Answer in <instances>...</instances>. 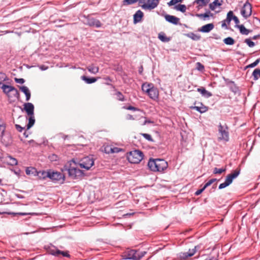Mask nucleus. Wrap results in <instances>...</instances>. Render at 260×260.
<instances>
[{"instance_id": "nucleus-1", "label": "nucleus", "mask_w": 260, "mask_h": 260, "mask_svg": "<svg viewBox=\"0 0 260 260\" xmlns=\"http://www.w3.org/2000/svg\"><path fill=\"white\" fill-rule=\"evenodd\" d=\"M150 170L153 172H162L168 168V162L162 159H150L148 162Z\"/></svg>"}, {"instance_id": "nucleus-2", "label": "nucleus", "mask_w": 260, "mask_h": 260, "mask_svg": "<svg viewBox=\"0 0 260 260\" xmlns=\"http://www.w3.org/2000/svg\"><path fill=\"white\" fill-rule=\"evenodd\" d=\"M142 89L143 92L148 95L150 99L153 100H156L158 99L159 91L153 84L147 82L144 83L142 85Z\"/></svg>"}, {"instance_id": "nucleus-3", "label": "nucleus", "mask_w": 260, "mask_h": 260, "mask_svg": "<svg viewBox=\"0 0 260 260\" xmlns=\"http://www.w3.org/2000/svg\"><path fill=\"white\" fill-rule=\"evenodd\" d=\"M146 253V251H140L136 250H129L125 252L123 255L124 259L140 260Z\"/></svg>"}, {"instance_id": "nucleus-4", "label": "nucleus", "mask_w": 260, "mask_h": 260, "mask_svg": "<svg viewBox=\"0 0 260 260\" xmlns=\"http://www.w3.org/2000/svg\"><path fill=\"white\" fill-rule=\"evenodd\" d=\"M1 88L10 100L14 98H18L19 93L18 90L15 87L12 86L3 84L1 86Z\"/></svg>"}, {"instance_id": "nucleus-5", "label": "nucleus", "mask_w": 260, "mask_h": 260, "mask_svg": "<svg viewBox=\"0 0 260 260\" xmlns=\"http://www.w3.org/2000/svg\"><path fill=\"white\" fill-rule=\"evenodd\" d=\"M143 158V154L139 150L131 151L127 155V159L132 164H138L142 160Z\"/></svg>"}, {"instance_id": "nucleus-6", "label": "nucleus", "mask_w": 260, "mask_h": 260, "mask_svg": "<svg viewBox=\"0 0 260 260\" xmlns=\"http://www.w3.org/2000/svg\"><path fill=\"white\" fill-rule=\"evenodd\" d=\"M240 173V169H237L235 170L234 172L229 174L226 176L225 181L219 185V189H223L230 185L232 183L233 179H235L239 176Z\"/></svg>"}, {"instance_id": "nucleus-7", "label": "nucleus", "mask_w": 260, "mask_h": 260, "mask_svg": "<svg viewBox=\"0 0 260 260\" xmlns=\"http://www.w3.org/2000/svg\"><path fill=\"white\" fill-rule=\"evenodd\" d=\"M42 175L43 178L48 177L53 181L64 180V176L60 172L51 171L48 172L43 171L42 172Z\"/></svg>"}, {"instance_id": "nucleus-8", "label": "nucleus", "mask_w": 260, "mask_h": 260, "mask_svg": "<svg viewBox=\"0 0 260 260\" xmlns=\"http://www.w3.org/2000/svg\"><path fill=\"white\" fill-rule=\"evenodd\" d=\"M218 140L219 141H224L228 142L229 140V133L228 131V127L226 125H222L220 123L218 125Z\"/></svg>"}, {"instance_id": "nucleus-9", "label": "nucleus", "mask_w": 260, "mask_h": 260, "mask_svg": "<svg viewBox=\"0 0 260 260\" xmlns=\"http://www.w3.org/2000/svg\"><path fill=\"white\" fill-rule=\"evenodd\" d=\"M83 22L90 26L100 27L102 26L101 22L95 17H83Z\"/></svg>"}, {"instance_id": "nucleus-10", "label": "nucleus", "mask_w": 260, "mask_h": 260, "mask_svg": "<svg viewBox=\"0 0 260 260\" xmlns=\"http://www.w3.org/2000/svg\"><path fill=\"white\" fill-rule=\"evenodd\" d=\"M65 170H67L69 176L73 179H77L83 175V172L77 168L71 167Z\"/></svg>"}, {"instance_id": "nucleus-11", "label": "nucleus", "mask_w": 260, "mask_h": 260, "mask_svg": "<svg viewBox=\"0 0 260 260\" xmlns=\"http://www.w3.org/2000/svg\"><path fill=\"white\" fill-rule=\"evenodd\" d=\"M223 3V0H215L209 4V8L211 11L214 12L215 13H219L222 10V6Z\"/></svg>"}, {"instance_id": "nucleus-12", "label": "nucleus", "mask_w": 260, "mask_h": 260, "mask_svg": "<svg viewBox=\"0 0 260 260\" xmlns=\"http://www.w3.org/2000/svg\"><path fill=\"white\" fill-rule=\"evenodd\" d=\"M94 165V161L92 158L90 157H85L81 160L79 166L81 168H84L86 170H89Z\"/></svg>"}, {"instance_id": "nucleus-13", "label": "nucleus", "mask_w": 260, "mask_h": 260, "mask_svg": "<svg viewBox=\"0 0 260 260\" xmlns=\"http://www.w3.org/2000/svg\"><path fill=\"white\" fill-rule=\"evenodd\" d=\"M159 1V0H147L146 2L142 5V7L145 10H152L157 7Z\"/></svg>"}, {"instance_id": "nucleus-14", "label": "nucleus", "mask_w": 260, "mask_h": 260, "mask_svg": "<svg viewBox=\"0 0 260 260\" xmlns=\"http://www.w3.org/2000/svg\"><path fill=\"white\" fill-rule=\"evenodd\" d=\"M241 13L243 16H250L252 14V6L248 2H246L242 7Z\"/></svg>"}, {"instance_id": "nucleus-15", "label": "nucleus", "mask_w": 260, "mask_h": 260, "mask_svg": "<svg viewBox=\"0 0 260 260\" xmlns=\"http://www.w3.org/2000/svg\"><path fill=\"white\" fill-rule=\"evenodd\" d=\"M200 248V245L196 246L194 248L189 249L188 252H182L180 254V257L182 259H186L188 257L192 256L197 252L198 249Z\"/></svg>"}, {"instance_id": "nucleus-16", "label": "nucleus", "mask_w": 260, "mask_h": 260, "mask_svg": "<svg viewBox=\"0 0 260 260\" xmlns=\"http://www.w3.org/2000/svg\"><path fill=\"white\" fill-rule=\"evenodd\" d=\"M24 109L29 116H32L34 114V106L31 103H25L23 105Z\"/></svg>"}, {"instance_id": "nucleus-17", "label": "nucleus", "mask_w": 260, "mask_h": 260, "mask_svg": "<svg viewBox=\"0 0 260 260\" xmlns=\"http://www.w3.org/2000/svg\"><path fill=\"white\" fill-rule=\"evenodd\" d=\"M214 27L213 23H208L199 28L198 30L202 32L207 33L211 31Z\"/></svg>"}, {"instance_id": "nucleus-18", "label": "nucleus", "mask_w": 260, "mask_h": 260, "mask_svg": "<svg viewBox=\"0 0 260 260\" xmlns=\"http://www.w3.org/2000/svg\"><path fill=\"white\" fill-rule=\"evenodd\" d=\"M232 20H233L237 25L239 23L238 17H226L225 20L222 21L221 27L225 29H228L225 22H228V23L230 24Z\"/></svg>"}, {"instance_id": "nucleus-19", "label": "nucleus", "mask_w": 260, "mask_h": 260, "mask_svg": "<svg viewBox=\"0 0 260 260\" xmlns=\"http://www.w3.org/2000/svg\"><path fill=\"white\" fill-rule=\"evenodd\" d=\"M198 106L191 107V108L194 109L201 113L206 112L208 110V107L204 106L202 103H199Z\"/></svg>"}, {"instance_id": "nucleus-20", "label": "nucleus", "mask_w": 260, "mask_h": 260, "mask_svg": "<svg viewBox=\"0 0 260 260\" xmlns=\"http://www.w3.org/2000/svg\"><path fill=\"white\" fill-rule=\"evenodd\" d=\"M20 90L23 92L26 96V101H28L30 99V92L28 88L25 86H22L19 87Z\"/></svg>"}, {"instance_id": "nucleus-21", "label": "nucleus", "mask_w": 260, "mask_h": 260, "mask_svg": "<svg viewBox=\"0 0 260 260\" xmlns=\"http://www.w3.org/2000/svg\"><path fill=\"white\" fill-rule=\"evenodd\" d=\"M197 91L199 92L202 96L208 98L209 97H211L212 94V93L206 90V89L204 87L199 88L197 89Z\"/></svg>"}, {"instance_id": "nucleus-22", "label": "nucleus", "mask_w": 260, "mask_h": 260, "mask_svg": "<svg viewBox=\"0 0 260 260\" xmlns=\"http://www.w3.org/2000/svg\"><path fill=\"white\" fill-rule=\"evenodd\" d=\"M87 69L90 73L93 74H96L97 73L99 72V68L93 64L89 66L88 67H87Z\"/></svg>"}, {"instance_id": "nucleus-23", "label": "nucleus", "mask_w": 260, "mask_h": 260, "mask_svg": "<svg viewBox=\"0 0 260 260\" xmlns=\"http://www.w3.org/2000/svg\"><path fill=\"white\" fill-rule=\"evenodd\" d=\"M6 159L7 163L10 165H16L18 163L17 159L11 156H8Z\"/></svg>"}, {"instance_id": "nucleus-24", "label": "nucleus", "mask_w": 260, "mask_h": 260, "mask_svg": "<svg viewBox=\"0 0 260 260\" xmlns=\"http://www.w3.org/2000/svg\"><path fill=\"white\" fill-rule=\"evenodd\" d=\"M158 38L163 42H168L170 41V38L167 37L163 32L158 34Z\"/></svg>"}, {"instance_id": "nucleus-25", "label": "nucleus", "mask_w": 260, "mask_h": 260, "mask_svg": "<svg viewBox=\"0 0 260 260\" xmlns=\"http://www.w3.org/2000/svg\"><path fill=\"white\" fill-rule=\"evenodd\" d=\"M6 130V124L4 121L0 119V137L2 138L4 136Z\"/></svg>"}, {"instance_id": "nucleus-26", "label": "nucleus", "mask_w": 260, "mask_h": 260, "mask_svg": "<svg viewBox=\"0 0 260 260\" xmlns=\"http://www.w3.org/2000/svg\"><path fill=\"white\" fill-rule=\"evenodd\" d=\"M81 78L87 84L93 83L96 81L97 79L95 78H88L86 76H82Z\"/></svg>"}, {"instance_id": "nucleus-27", "label": "nucleus", "mask_w": 260, "mask_h": 260, "mask_svg": "<svg viewBox=\"0 0 260 260\" xmlns=\"http://www.w3.org/2000/svg\"><path fill=\"white\" fill-rule=\"evenodd\" d=\"M174 9L182 12H185L186 10V7L185 5L178 4L174 6Z\"/></svg>"}, {"instance_id": "nucleus-28", "label": "nucleus", "mask_w": 260, "mask_h": 260, "mask_svg": "<svg viewBox=\"0 0 260 260\" xmlns=\"http://www.w3.org/2000/svg\"><path fill=\"white\" fill-rule=\"evenodd\" d=\"M240 32L242 35H247L250 32V30L246 29L243 25H238Z\"/></svg>"}, {"instance_id": "nucleus-29", "label": "nucleus", "mask_w": 260, "mask_h": 260, "mask_svg": "<svg viewBox=\"0 0 260 260\" xmlns=\"http://www.w3.org/2000/svg\"><path fill=\"white\" fill-rule=\"evenodd\" d=\"M165 18L166 21L174 24H177L179 21L178 17H165Z\"/></svg>"}, {"instance_id": "nucleus-30", "label": "nucleus", "mask_w": 260, "mask_h": 260, "mask_svg": "<svg viewBox=\"0 0 260 260\" xmlns=\"http://www.w3.org/2000/svg\"><path fill=\"white\" fill-rule=\"evenodd\" d=\"M195 2L199 7H203L206 6L210 2V0H197Z\"/></svg>"}, {"instance_id": "nucleus-31", "label": "nucleus", "mask_w": 260, "mask_h": 260, "mask_svg": "<svg viewBox=\"0 0 260 260\" xmlns=\"http://www.w3.org/2000/svg\"><path fill=\"white\" fill-rule=\"evenodd\" d=\"M252 76L253 77L254 80H257L260 78V69H255L252 73Z\"/></svg>"}, {"instance_id": "nucleus-32", "label": "nucleus", "mask_w": 260, "mask_h": 260, "mask_svg": "<svg viewBox=\"0 0 260 260\" xmlns=\"http://www.w3.org/2000/svg\"><path fill=\"white\" fill-rule=\"evenodd\" d=\"M35 122V119L34 115L30 116L28 119V123L27 124V129H29L32 125L34 124Z\"/></svg>"}, {"instance_id": "nucleus-33", "label": "nucleus", "mask_w": 260, "mask_h": 260, "mask_svg": "<svg viewBox=\"0 0 260 260\" xmlns=\"http://www.w3.org/2000/svg\"><path fill=\"white\" fill-rule=\"evenodd\" d=\"M223 42L226 45H232L235 43V41L232 38L228 37L223 40Z\"/></svg>"}, {"instance_id": "nucleus-34", "label": "nucleus", "mask_w": 260, "mask_h": 260, "mask_svg": "<svg viewBox=\"0 0 260 260\" xmlns=\"http://www.w3.org/2000/svg\"><path fill=\"white\" fill-rule=\"evenodd\" d=\"M226 171V168L218 169L215 168L213 170V173L215 174H221Z\"/></svg>"}, {"instance_id": "nucleus-35", "label": "nucleus", "mask_w": 260, "mask_h": 260, "mask_svg": "<svg viewBox=\"0 0 260 260\" xmlns=\"http://www.w3.org/2000/svg\"><path fill=\"white\" fill-rule=\"evenodd\" d=\"M259 61H260V58H258L253 63L247 66L246 68H254V67H256L259 63Z\"/></svg>"}, {"instance_id": "nucleus-36", "label": "nucleus", "mask_w": 260, "mask_h": 260, "mask_svg": "<svg viewBox=\"0 0 260 260\" xmlns=\"http://www.w3.org/2000/svg\"><path fill=\"white\" fill-rule=\"evenodd\" d=\"M57 252L58 253V256L60 254H61L64 257H69L70 256V254L68 253V251H63L59 250L57 251Z\"/></svg>"}, {"instance_id": "nucleus-37", "label": "nucleus", "mask_w": 260, "mask_h": 260, "mask_svg": "<svg viewBox=\"0 0 260 260\" xmlns=\"http://www.w3.org/2000/svg\"><path fill=\"white\" fill-rule=\"evenodd\" d=\"M8 80V78L6 74L0 72V80L1 81H5Z\"/></svg>"}, {"instance_id": "nucleus-38", "label": "nucleus", "mask_w": 260, "mask_h": 260, "mask_svg": "<svg viewBox=\"0 0 260 260\" xmlns=\"http://www.w3.org/2000/svg\"><path fill=\"white\" fill-rule=\"evenodd\" d=\"M183 0H171L170 2L168 3L169 6H174L177 4L178 3L182 2Z\"/></svg>"}, {"instance_id": "nucleus-39", "label": "nucleus", "mask_w": 260, "mask_h": 260, "mask_svg": "<svg viewBox=\"0 0 260 260\" xmlns=\"http://www.w3.org/2000/svg\"><path fill=\"white\" fill-rule=\"evenodd\" d=\"M245 42L250 47H253L254 46V43L252 42L250 39H246L245 40Z\"/></svg>"}, {"instance_id": "nucleus-40", "label": "nucleus", "mask_w": 260, "mask_h": 260, "mask_svg": "<svg viewBox=\"0 0 260 260\" xmlns=\"http://www.w3.org/2000/svg\"><path fill=\"white\" fill-rule=\"evenodd\" d=\"M59 250L58 249H56L55 248H51L49 250V252L51 254L53 255L54 256H58V253L57 252V251Z\"/></svg>"}, {"instance_id": "nucleus-41", "label": "nucleus", "mask_w": 260, "mask_h": 260, "mask_svg": "<svg viewBox=\"0 0 260 260\" xmlns=\"http://www.w3.org/2000/svg\"><path fill=\"white\" fill-rule=\"evenodd\" d=\"M216 180V179H210L209 181H208L203 186L204 188H206L207 187L211 185L213 182H214Z\"/></svg>"}, {"instance_id": "nucleus-42", "label": "nucleus", "mask_w": 260, "mask_h": 260, "mask_svg": "<svg viewBox=\"0 0 260 260\" xmlns=\"http://www.w3.org/2000/svg\"><path fill=\"white\" fill-rule=\"evenodd\" d=\"M189 37L193 40H199L200 39V37L197 35L191 33L189 35Z\"/></svg>"}, {"instance_id": "nucleus-43", "label": "nucleus", "mask_w": 260, "mask_h": 260, "mask_svg": "<svg viewBox=\"0 0 260 260\" xmlns=\"http://www.w3.org/2000/svg\"><path fill=\"white\" fill-rule=\"evenodd\" d=\"M197 69L200 71H202L204 70V66L200 62H198L196 63Z\"/></svg>"}, {"instance_id": "nucleus-44", "label": "nucleus", "mask_w": 260, "mask_h": 260, "mask_svg": "<svg viewBox=\"0 0 260 260\" xmlns=\"http://www.w3.org/2000/svg\"><path fill=\"white\" fill-rule=\"evenodd\" d=\"M34 171H35V168H27L25 172L27 175H29L34 173Z\"/></svg>"}, {"instance_id": "nucleus-45", "label": "nucleus", "mask_w": 260, "mask_h": 260, "mask_svg": "<svg viewBox=\"0 0 260 260\" xmlns=\"http://www.w3.org/2000/svg\"><path fill=\"white\" fill-rule=\"evenodd\" d=\"M120 151H121V149L120 148H117V147H114L113 148H110V151H108L107 152L108 153H109V152H111V153H117V152H119Z\"/></svg>"}, {"instance_id": "nucleus-46", "label": "nucleus", "mask_w": 260, "mask_h": 260, "mask_svg": "<svg viewBox=\"0 0 260 260\" xmlns=\"http://www.w3.org/2000/svg\"><path fill=\"white\" fill-rule=\"evenodd\" d=\"M142 135L144 137V138H145L146 140L150 141H152V139L150 135L148 134H143Z\"/></svg>"}, {"instance_id": "nucleus-47", "label": "nucleus", "mask_w": 260, "mask_h": 260, "mask_svg": "<svg viewBox=\"0 0 260 260\" xmlns=\"http://www.w3.org/2000/svg\"><path fill=\"white\" fill-rule=\"evenodd\" d=\"M116 94L118 100L121 101H124V96L121 92H118Z\"/></svg>"}, {"instance_id": "nucleus-48", "label": "nucleus", "mask_w": 260, "mask_h": 260, "mask_svg": "<svg viewBox=\"0 0 260 260\" xmlns=\"http://www.w3.org/2000/svg\"><path fill=\"white\" fill-rule=\"evenodd\" d=\"M210 15L211 16H212L213 14H211L210 12H207L205 13L204 14H197V16H204V17H206V16H210Z\"/></svg>"}, {"instance_id": "nucleus-49", "label": "nucleus", "mask_w": 260, "mask_h": 260, "mask_svg": "<svg viewBox=\"0 0 260 260\" xmlns=\"http://www.w3.org/2000/svg\"><path fill=\"white\" fill-rule=\"evenodd\" d=\"M15 81L19 84H23L24 83L25 80L23 78H15Z\"/></svg>"}, {"instance_id": "nucleus-50", "label": "nucleus", "mask_w": 260, "mask_h": 260, "mask_svg": "<svg viewBox=\"0 0 260 260\" xmlns=\"http://www.w3.org/2000/svg\"><path fill=\"white\" fill-rule=\"evenodd\" d=\"M143 17H134V23L136 24L142 21Z\"/></svg>"}, {"instance_id": "nucleus-51", "label": "nucleus", "mask_w": 260, "mask_h": 260, "mask_svg": "<svg viewBox=\"0 0 260 260\" xmlns=\"http://www.w3.org/2000/svg\"><path fill=\"white\" fill-rule=\"evenodd\" d=\"M15 127L16 129L19 132H22L24 128V127H21L19 124H15Z\"/></svg>"}, {"instance_id": "nucleus-52", "label": "nucleus", "mask_w": 260, "mask_h": 260, "mask_svg": "<svg viewBox=\"0 0 260 260\" xmlns=\"http://www.w3.org/2000/svg\"><path fill=\"white\" fill-rule=\"evenodd\" d=\"M133 16H143V13L140 11L138 10L137 12L133 15Z\"/></svg>"}, {"instance_id": "nucleus-53", "label": "nucleus", "mask_w": 260, "mask_h": 260, "mask_svg": "<svg viewBox=\"0 0 260 260\" xmlns=\"http://www.w3.org/2000/svg\"><path fill=\"white\" fill-rule=\"evenodd\" d=\"M205 189V188H204V187H203L202 188L200 189H199L196 192H195V194L196 196H198L199 194H200Z\"/></svg>"}, {"instance_id": "nucleus-54", "label": "nucleus", "mask_w": 260, "mask_h": 260, "mask_svg": "<svg viewBox=\"0 0 260 260\" xmlns=\"http://www.w3.org/2000/svg\"><path fill=\"white\" fill-rule=\"evenodd\" d=\"M126 109L129 110H133V111H137L138 110L137 108H135V107L131 106L127 107Z\"/></svg>"}, {"instance_id": "nucleus-55", "label": "nucleus", "mask_w": 260, "mask_h": 260, "mask_svg": "<svg viewBox=\"0 0 260 260\" xmlns=\"http://www.w3.org/2000/svg\"><path fill=\"white\" fill-rule=\"evenodd\" d=\"M50 157L51 160H52V161L56 160L57 159V156L55 154H53Z\"/></svg>"}, {"instance_id": "nucleus-56", "label": "nucleus", "mask_w": 260, "mask_h": 260, "mask_svg": "<svg viewBox=\"0 0 260 260\" xmlns=\"http://www.w3.org/2000/svg\"><path fill=\"white\" fill-rule=\"evenodd\" d=\"M39 68L42 71H45L48 69V67H46L45 66L42 65L39 67Z\"/></svg>"}, {"instance_id": "nucleus-57", "label": "nucleus", "mask_w": 260, "mask_h": 260, "mask_svg": "<svg viewBox=\"0 0 260 260\" xmlns=\"http://www.w3.org/2000/svg\"><path fill=\"white\" fill-rule=\"evenodd\" d=\"M226 16H234L233 12L232 11H230L227 13Z\"/></svg>"}, {"instance_id": "nucleus-58", "label": "nucleus", "mask_w": 260, "mask_h": 260, "mask_svg": "<svg viewBox=\"0 0 260 260\" xmlns=\"http://www.w3.org/2000/svg\"><path fill=\"white\" fill-rule=\"evenodd\" d=\"M126 119L128 120H133L134 118H133V116L131 115H127L126 116Z\"/></svg>"}, {"instance_id": "nucleus-59", "label": "nucleus", "mask_w": 260, "mask_h": 260, "mask_svg": "<svg viewBox=\"0 0 260 260\" xmlns=\"http://www.w3.org/2000/svg\"><path fill=\"white\" fill-rule=\"evenodd\" d=\"M205 260H217V259H216V258H215L213 256H211V257L209 256Z\"/></svg>"}, {"instance_id": "nucleus-60", "label": "nucleus", "mask_w": 260, "mask_h": 260, "mask_svg": "<svg viewBox=\"0 0 260 260\" xmlns=\"http://www.w3.org/2000/svg\"><path fill=\"white\" fill-rule=\"evenodd\" d=\"M258 36H254L253 37V39H256L257 38H258Z\"/></svg>"}, {"instance_id": "nucleus-61", "label": "nucleus", "mask_w": 260, "mask_h": 260, "mask_svg": "<svg viewBox=\"0 0 260 260\" xmlns=\"http://www.w3.org/2000/svg\"><path fill=\"white\" fill-rule=\"evenodd\" d=\"M2 85H3V84L2 83V81L0 80V86L1 87Z\"/></svg>"}, {"instance_id": "nucleus-62", "label": "nucleus", "mask_w": 260, "mask_h": 260, "mask_svg": "<svg viewBox=\"0 0 260 260\" xmlns=\"http://www.w3.org/2000/svg\"><path fill=\"white\" fill-rule=\"evenodd\" d=\"M24 135L25 136V137H27V135H26V134L25 132L24 133Z\"/></svg>"}, {"instance_id": "nucleus-63", "label": "nucleus", "mask_w": 260, "mask_h": 260, "mask_svg": "<svg viewBox=\"0 0 260 260\" xmlns=\"http://www.w3.org/2000/svg\"><path fill=\"white\" fill-rule=\"evenodd\" d=\"M225 24L226 25V26H228V25H229V24H228V22H225Z\"/></svg>"}, {"instance_id": "nucleus-64", "label": "nucleus", "mask_w": 260, "mask_h": 260, "mask_svg": "<svg viewBox=\"0 0 260 260\" xmlns=\"http://www.w3.org/2000/svg\"><path fill=\"white\" fill-rule=\"evenodd\" d=\"M10 94H11V95H13V92H11Z\"/></svg>"}]
</instances>
